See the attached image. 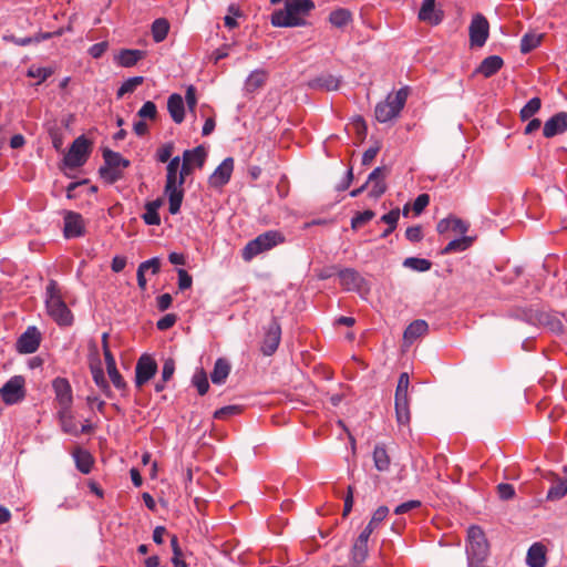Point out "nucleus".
<instances>
[{"mask_svg":"<svg viewBox=\"0 0 567 567\" xmlns=\"http://www.w3.org/2000/svg\"><path fill=\"white\" fill-rule=\"evenodd\" d=\"M542 101L539 97H533L530 99L520 110V118L523 121L529 120L532 116H534L540 109Z\"/></svg>","mask_w":567,"mask_h":567,"instance_id":"37998d69","label":"nucleus"},{"mask_svg":"<svg viewBox=\"0 0 567 567\" xmlns=\"http://www.w3.org/2000/svg\"><path fill=\"white\" fill-rule=\"evenodd\" d=\"M90 154L91 142L84 135H81L73 141L69 152L65 154L63 158L64 165L69 168H78L85 164Z\"/></svg>","mask_w":567,"mask_h":567,"instance_id":"1a4fd4ad","label":"nucleus"},{"mask_svg":"<svg viewBox=\"0 0 567 567\" xmlns=\"http://www.w3.org/2000/svg\"><path fill=\"white\" fill-rule=\"evenodd\" d=\"M540 43V37L535 34H525L520 42V51L523 53H528L535 48H537Z\"/></svg>","mask_w":567,"mask_h":567,"instance_id":"09e8293b","label":"nucleus"},{"mask_svg":"<svg viewBox=\"0 0 567 567\" xmlns=\"http://www.w3.org/2000/svg\"><path fill=\"white\" fill-rule=\"evenodd\" d=\"M338 277L340 285L348 291H359L364 284V279L361 275L352 268L340 270Z\"/></svg>","mask_w":567,"mask_h":567,"instance_id":"412c9836","label":"nucleus"},{"mask_svg":"<svg viewBox=\"0 0 567 567\" xmlns=\"http://www.w3.org/2000/svg\"><path fill=\"white\" fill-rule=\"evenodd\" d=\"M534 318L538 324L548 328L554 333L560 334L564 332V324L556 315L545 311H537Z\"/></svg>","mask_w":567,"mask_h":567,"instance_id":"b1692460","label":"nucleus"},{"mask_svg":"<svg viewBox=\"0 0 567 567\" xmlns=\"http://www.w3.org/2000/svg\"><path fill=\"white\" fill-rule=\"evenodd\" d=\"M194 168L195 167L192 164H189L187 158H183V163L181 164L179 175H178V185L181 187H183V185L186 181V177L193 173Z\"/></svg>","mask_w":567,"mask_h":567,"instance_id":"6e6d98bb","label":"nucleus"},{"mask_svg":"<svg viewBox=\"0 0 567 567\" xmlns=\"http://www.w3.org/2000/svg\"><path fill=\"white\" fill-rule=\"evenodd\" d=\"M157 372L156 361L148 354H143L135 367V385L142 388Z\"/></svg>","mask_w":567,"mask_h":567,"instance_id":"ddd939ff","label":"nucleus"},{"mask_svg":"<svg viewBox=\"0 0 567 567\" xmlns=\"http://www.w3.org/2000/svg\"><path fill=\"white\" fill-rule=\"evenodd\" d=\"M161 206V199H155L145 204V213L142 215V218L146 225L157 226L161 224V217L158 214Z\"/></svg>","mask_w":567,"mask_h":567,"instance_id":"2f4dec72","label":"nucleus"},{"mask_svg":"<svg viewBox=\"0 0 567 567\" xmlns=\"http://www.w3.org/2000/svg\"><path fill=\"white\" fill-rule=\"evenodd\" d=\"M497 494L501 499L508 501L515 496V488L512 484L501 483L497 485Z\"/></svg>","mask_w":567,"mask_h":567,"instance_id":"603ef678","label":"nucleus"},{"mask_svg":"<svg viewBox=\"0 0 567 567\" xmlns=\"http://www.w3.org/2000/svg\"><path fill=\"white\" fill-rule=\"evenodd\" d=\"M168 31H169V23L164 18L156 19L152 24V35H153V40L156 43L164 41L165 38L167 37Z\"/></svg>","mask_w":567,"mask_h":567,"instance_id":"58836bf2","label":"nucleus"},{"mask_svg":"<svg viewBox=\"0 0 567 567\" xmlns=\"http://www.w3.org/2000/svg\"><path fill=\"white\" fill-rule=\"evenodd\" d=\"M107 373H109V377L113 383V385L118 389V390H123L126 388V383L124 381V379L122 378L121 373L118 372L117 368H111V369H107Z\"/></svg>","mask_w":567,"mask_h":567,"instance_id":"5fc2aeb1","label":"nucleus"},{"mask_svg":"<svg viewBox=\"0 0 567 567\" xmlns=\"http://www.w3.org/2000/svg\"><path fill=\"white\" fill-rule=\"evenodd\" d=\"M183 158H187L189 164L195 168H203L207 158V151L203 145H198L193 150H186L183 153Z\"/></svg>","mask_w":567,"mask_h":567,"instance_id":"7c9ffc66","label":"nucleus"},{"mask_svg":"<svg viewBox=\"0 0 567 567\" xmlns=\"http://www.w3.org/2000/svg\"><path fill=\"white\" fill-rule=\"evenodd\" d=\"M312 86L327 91H336L340 86V80L331 74L321 75L312 81Z\"/></svg>","mask_w":567,"mask_h":567,"instance_id":"ea45409f","label":"nucleus"},{"mask_svg":"<svg viewBox=\"0 0 567 567\" xmlns=\"http://www.w3.org/2000/svg\"><path fill=\"white\" fill-rule=\"evenodd\" d=\"M193 384L197 388V391L200 395L207 393L209 389V383L207 380V375L203 370L194 374Z\"/></svg>","mask_w":567,"mask_h":567,"instance_id":"49530a36","label":"nucleus"},{"mask_svg":"<svg viewBox=\"0 0 567 567\" xmlns=\"http://www.w3.org/2000/svg\"><path fill=\"white\" fill-rule=\"evenodd\" d=\"M174 152V144L173 143H166L157 148L156 151V159L159 163H166L169 162L172 158V154Z\"/></svg>","mask_w":567,"mask_h":567,"instance_id":"3c124183","label":"nucleus"},{"mask_svg":"<svg viewBox=\"0 0 567 567\" xmlns=\"http://www.w3.org/2000/svg\"><path fill=\"white\" fill-rule=\"evenodd\" d=\"M44 303L48 315L58 326L69 327L73 323V313L64 301L62 288L54 279L48 281Z\"/></svg>","mask_w":567,"mask_h":567,"instance_id":"f03ea898","label":"nucleus"},{"mask_svg":"<svg viewBox=\"0 0 567 567\" xmlns=\"http://www.w3.org/2000/svg\"><path fill=\"white\" fill-rule=\"evenodd\" d=\"M284 241L285 236L280 231H265L246 244L243 248L241 257L245 261H250L259 254L268 251Z\"/></svg>","mask_w":567,"mask_h":567,"instance_id":"423d86ee","label":"nucleus"},{"mask_svg":"<svg viewBox=\"0 0 567 567\" xmlns=\"http://www.w3.org/2000/svg\"><path fill=\"white\" fill-rule=\"evenodd\" d=\"M316 8L312 0H286L282 9L275 10L270 22L277 28H292L306 25V18Z\"/></svg>","mask_w":567,"mask_h":567,"instance_id":"f257e3e1","label":"nucleus"},{"mask_svg":"<svg viewBox=\"0 0 567 567\" xmlns=\"http://www.w3.org/2000/svg\"><path fill=\"white\" fill-rule=\"evenodd\" d=\"M176 320V315L168 313L157 321L156 327L158 330L164 331L172 328L175 324Z\"/></svg>","mask_w":567,"mask_h":567,"instance_id":"0e129e2a","label":"nucleus"},{"mask_svg":"<svg viewBox=\"0 0 567 567\" xmlns=\"http://www.w3.org/2000/svg\"><path fill=\"white\" fill-rule=\"evenodd\" d=\"M138 268L144 271L152 270L153 275H156L161 269V259L158 257H153L146 261L140 264Z\"/></svg>","mask_w":567,"mask_h":567,"instance_id":"bf43d9fd","label":"nucleus"},{"mask_svg":"<svg viewBox=\"0 0 567 567\" xmlns=\"http://www.w3.org/2000/svg\"><path fill=\"white\" fill-rule=\"evenodd\" d=\"M137 115L141 118L156 120L157 117V107L154 102L147 101L143 104V106L137 112Z\"/></svg>","mask_w":567,"mask_h":567,"instance_id":"8fccbe9b","label":"nucleus"},{"mask_svg":"<svg viewBox=\"0 0 567 567\" xmlns=\"http://www.w3.org/2000/svg\"><path fill=\"white\" fill-rule=\"evenodd\" d=\"M281 339V328L276 318H272L271 322L268 324L262 344H261V352L265 355H271L276 352V350L279 347Z\"/></svg>","mask_w":567,"mask_h":567,"instance_id":"4468645a","label":"nucleus"},{"mask_svg":"<svg viewBox=\"0 0 567 567\" xmlns=\"http://www.w3.org/2000/svg\"><path fill=\"white\" fill-rule=\"evenodd\" d=\"M417 18L430 25H439L444 19V11L436 8V0H423Z\"/></svg>","mask_w":567,"mask_h":567,"instance_id":"f3484780","label":"nucleus"},{"mask_svg":"<svg viewBox=\"0 0 567 567\" xmlns=\"http://www.w3.org/2000/svg\"><path fill=\"white\" fill-rule=\"evenodd\" d=\"M403 265L416 271H427L432 267V262L424 258L409 257L404 260Z\"/></svg>","mask_w":567,"mask_h":567,"instance_id":"a18cd8bd","label":"nucleus"},{"mask_svg":"<svg viewBox=\"0 0 567 567\" xmlns=\"http://www.w3.org/2000/svg\"><path fill=\"white\" fill-rule=\"evenodd\" d=\"M567 130V113L559 112L546 121L543 134L545 137H553L557 134L564 133Z\"/></svg>","mask_w":567,"mask_h":567,"instance_id":"5701e85b","label":"nucleus"},{"mask_svg":"<svg viewBox=\"0 0 567 567\" xmlns=\"http://www.w3.org/2000/svg\"><path fill=\"white\" fill-rule=\"evenodd\" d=\"M91 373L93 381L100 388V390L106 395H111V388L107 380L105 379L104 371L100 365L91 367Z\"/></svg>","mask_w":567,"mask_h":567,"instance_id":"a19ab883","label":"nucleus"},{"mask_svg":"<svg viewBox=\"0 0 567 567\" xmlns=\"http://www.w3.org/2000/svg\"><path fill=\"white\" fill-rule=\"evenodd\" d=\"M230 372V364L225 359H217L215 362L210 379L214 384H223Z\"/></svg>","mask_w":567,"mask_h":567,"instance_id":"72a5a7b5","label":"nucleus"},{"mask_svg":"<svg viewBox=\"0 0 567 567\" xmlns=\"http://www.w3.org/2000/svg\"><path fill=\"white\" fill-rule=\"evenodd\" d=\"M351 21H352V13L350 10L344 9V8L333 10L329 14V22L337 28H343Z\"/></svg>","mask_w":567,"mask_h":567,"instance_id":"4c0bfd02","label":"nucleus"},{"mask_svg":"<svg viewBox=\"0 0 567 567\" xmlns=\"http://www.w3.org/2000/svg\"><path fill=\"white\" fill-rule=\"evenodd\" d=\"M389 175V168L385 166H380L374 168L369 177H368V185H371L369 190V196L371 198H379L381 197L385 190H386V183L385 178Z\"/></svg>","mask_w":567,"mask_h":567,"instance_id":"dca6fc26","label":"nucleus"},{"mask_svg":"<svg viewBox=\"0 0 567 567\" xmlns=\"http://www.w3.org/2000/svg\"><path fill=\"white\" fill-rule=\"evenodd\" d=\"M178 288L181 290L189 289L193 285L192 276L185 269H178Z\"/></svg>","mask_w":567,"mask_h":567,"instance_id":"052dcab7","label":"nucleus"},{"mask_svg":"<svg viewBox=\"0 0 567 567\" xmlns=\"http://www.w3.org/2000/svg\"><path fill=\"white\" fill-rule=\"evenodd\" d=\"M473 238L468 236H463L457 239L451 240L442 250V254L449 255L453 252H461L470 248L473 244Z\"/></svg>","mask_w":567,"mask_h":567,"instance_id":"e433bc0d","label":"nucleus"},{"mask_svg":"<svg viewBox=\"0 0 567 567\" xmlns=\"http://www.w3.org/2000/svg\"><path fill=\"white\" fill-rule=\"evenodd\" d=\"M470 228V224L461 218L451 217V230L464 235Z\"/></svg>","mask_w":567,"mask_h":567,"instance_id":"e2e57ef3","label":"nucleus"},{"mask_svg":"<svg viewBox=\"0 0 567 567\" xmlns=\"http://www.w3.org/2000/svg\"><path fill=\"white\" fill-rule=\"evenodd\" d=\"M50 137H51L52 145H53L54 150L58 152L62 151V147L64 144V138H63V134L60 132V130H58V128L51 130Z\"/></svg>","mask_w":567,"mask_h":567,"instance_id":"774afa93","label":"nucleus"},{"mask_svg":"<svg viewBox=\"0 0 567 567\" xmlns=\"http://www.w3.org/2000/svg\"><path fill=\"white\" fill-rule=\"evenodd\" d=\"M409 94V86H403L396 92L389 93L384 101L375 105L374 115L377 121L386 123L398 117L406 103Z\"/></svg>","mask_w":567,"mask_h":567,"instance_id":"20e7f679","label":"nucleus"},{"mask_svg":"<svg viewBox=\"0 0 567 567\" xmlns=\"http://www.w3.org/2000/svg\"><path fill=\"white\" fill-rule=\"evenodd\" d=\"M429 330V324L425 320H414L411 322L403 333L404 342L408 344H412L420 337L426 334Z\"/></svg>","mask_w":567,"mask_h":567,"instance_id":"bb28decb","label":"nucleus"},{"mask_svg":"<svg viewBox=\"0 0 567 567\" xmlns=\"http://www.w3.org/2000/svg\"><path fill=\"white\" fill-rule=\"evenodd\" d=\"M240 412L241 408L239 405H227L216 410L214 413V419L227 420L233 415L239 414Z\"/></svg>","mask_w":567,"mask_h":567,"instance_id":"de8ad7c7","label":"nucleus"},{"mask_svg":"<svg viewBox=\"0 0 567 567\" xmlns=\"http://www.w3.org/2000/svg\"><path fill=\"white\" fill-rule=\"evenodd\" d=\"M52 386L60 406L59 409L71 408L73 395L70 382L65 378H55L52 382Z\"/></svg>","mask_w":567,"mask_h":567,"instance_id":"a211bd4d","label":"nucleus"},{"mask_svg":"<svg viewBox=\"0 0 567 567\" xmlns=\"http://www.w3.org/2000/svg\"><path fill=\"white\" fill-rule=\"evenodd\" d=\"M375 214L371 209H367L364 212H358L351 219V228L353 230L360 229L367 223L374 218Z\"/></svg>","mask_w":567,"mask_h":567,"instance_id":"c03bdc74","label":"nucleus"},{"mask_svg":"<svg viewBox=\"0 0 567 567\" xmlns=\"http://www.w3.org/2000/svg\"><path fill=\"white\" fill-rule=\"evenodd\" d=\"M64 236L75 238L84 235V219L79 213L68 212L64 216Z\"/></svg>","mask_w":567,"mask_h":567,"instance_id":"6ab92c4d","label":"nucleus"},{"mask_svg":"<svg viewBox=\"0 0 567 567\" xmlns=\"http://www.w3.org/2000/svg\"><path fill=\"white\" fill-rule=\"evenodd\" d=\"M268 79V73L265 70L252 71L245 81V90L248 93H254L262 87Z\"/></svg>","mask_w":567,"mask_h":567,"instance_id":"c756f323","label":"nucleus"},{"mask_svg":"<svg viewBox=\"0 0 567 567\" xmlns=\"http://www.w3.org/2000/svg\"><path fill=\"white\" fill-rule=\"evenodd\" d=\"M405 237L411 243H419L423 238V231L421 226H411L405 230Z\"/></svg>","mask_w":567,"mask_h":567,"instance_id":"680f3d73","label":"nucleus"},{"mask_svg":"<svg viewBox=\"0 0 567 567\" xmlns=\"http://www.w3.org/2000/svg\"><path fill=\"white\" fill-rule=\"evenodd\" d=\"M466 554L470 567H480L489 554V546L483 529L473 525L467 529Z\"/></svg>","mask_w":567,"mask_h":567,"instance_id":"39448f33","label":"nucleus"},{"mask_svg":"<svg viewBox=\"0 0 567 567\" xmlns=\"http://www.w3.org/2000/svg\"><path fill=\"white\" fill-rule=\"evenodd\" d=\"M104 165L100 167L99 174L107 184H114L123 177V169L130 166V161L120 153L109 148L103 151Z\"/></svg>","mask_w":567,"mask_h":567,"instance_id":"0eeeda50","label":"nucleus"},{"mask_svg":"<svg viewBox=\"0 0 567 567\" xmlns=\"http://www.w3.org/2000/svg\"><path fill=\"white\" fill-rule=\"evenodd\" d=\"M72 455H73L76 468L81 473L89 474L92 471V467L94 464V458L90 452H87L86 450H83L81 447H76L73 451Z\"/></svg>","mask_w":567,"mask_h":567,"instance_id":"c85d7f7f","label":"nucleus"},{"mask_svg":"<svg viewBox=\"0 0 567 567\" xmlns=\"http://www.w3.org/2000/svg\"><path fill=\"white\" fill-rule=\"evenodd\" d=\"M175 372V362L173 359L165 360L162 368V379L164 382L169 381Z\"/></svg>","mask_w":567,"mask_h":567,"instance_id":"69168bd1","label":"nucleus"},{"mask_svg":"<svg viewBox=\"0 0 567 567\" xmlns=\"http://www.w3.org/2000/svg\"><path fill=\"white\" fill-rule=\"evenodd\" d=\"M167 110L172 120L176 124H181L185 118V103L182 95L174 93L168 97Z\"/></svg>","mask_w":567,"mask_h":567,"instance_id":"393cba45","label":"nucleus"},{"mask_svg":"<svg viewBox=\"0 0 567 567\" xmlns=\"http://www.w3.org/2000/svg\"><path fill=\"white\" fill-rule=\"evenodd\" d=\"M351 561L359 566L365 561L369 555L368 543L355 539L351 548Z\"/></svg>","mask_w":567,"mask_h":567,"instance_id":"c9c22d12","label":"nucleus"},{"mask_svg":"<svg viewBox=\"0 0 567 567\" xmlns=\"http://www.w3.org/2000/svg\"><path fill=\"white\" fill-rule=\"evenodd\" d=\"M567 494V476L558 477L554 475L553 484L547 492L548 501H559Z\"/></svg>","mask_w":567,"mask_h":567,"instance_id":"473e14b6","label":"nucleus"},{"mask_svg":"<svg viewBox=\"0 0 567 567\" xmlns=\"http://www.w3.org/2000/svg\"><path fill=\"white\" fill-rule=\"evenodd\" d=\"M388 514H389V508L386 506H380L379 508L375 509V512L372 515L371 520L368 524H372V529H375L378 524L383 522L385 519V517L388 516Z\"/></svg>","mask_w":567,"mask_h":567,"instance_id":"13d9d810","label":"nucleus"},{"mask_svg":"<svg viewBox=\"0 0 567 567\" xmlns=\"http://www.w3.org/2000/svg\"><path fill=\"white\" fill-rule=\"evenodd\" d=\"M373 462L378 471L384 472L389 470L391 460L384 445H375L373 451Z\"/></svg>","mask_w":567,"mask_h":567,"instance_id":"f704fd0d","label":"nucleus"},{"mask_svg":"<svg viewBox=\"0 0 567 567\" xmlns=\"http://www.w3.org/2000/svg\"><path fill=\"white\" fill-rule=\"evenodd\" d=\"M430 204L429 194H420L413 203V212L415 215H420L425 207Z\"/></svg>","mask_w":567,"mask_h":567,"instance_id":"4d7b16f0","label":"nucleus"},{"mask_svg":"<svg viewBox=\"0 0 567 567\" xmlns=\"http://www.w3.org/2000/svg\"><path fill=\"white\" fill-rule=\"evenodd\" d=\"M503 64L504 61L501 56L489 55L481 62L476 72L483 74L485 78H491L502 69Z\"/></svg>","mask_w":567,"mask_h":567,"instance_id":"cd10ccee","label":"nucleus"},{"mask_svg":"<svg viewBox=\"0 0 567 567\" xmlns=\"http://www.w3.org/2000/svg\"><path fill=\"white\" fill-rule=\"evenodd\" d=\"M144 83L143 76H133L122 83L116 92V97L122 99L127 93H133L140 85Z\"/></svg>","mask_w":567,"mask_h":567,"instance_id":"79ce46f5","label":"nucleus"},{"mask_svg":"<svg viewBox=\"0 0 567 567\" xmlns=\"http://www.w3.org/2000/svg\"><path fill=\"white\" fill-rule=\"evenodd\" d=\"M181 157H173L166 167V182L164 192L168 197V210L172 215L179 213L184 198V188L178 185Z\"/></svg>","mask_w":567,"mask_h":567,"instance_id":"7ed1b4c3","label":"nucleus"},{"mask_svg":"<svg viewBox=\"0 0 567 567\" xmlns=\"http://www.w3.org/2000/svg\"><path fill=\"white\" fill-rule=\"evenodd\" d=\"M41 340L42 337L39 329L34 326H30L17 339L16 350L21 354L34 353L39 349Z\"/></svg>","mask_w":567,"mask_h":567,"instance_id":"f8f14e48","label":"nucleus"},{"mask_svg":"<svg viewBox=\"0 0 567 567\" xmlns=\"http://www.w3.org/2000/svg\"><path fill=\"white\" fill-rule=\"evenodd\" d=\"M409 385V374L406 372L401 373L395 390V415L400 425H408L411 420L408 395Z\"/></svg>","mask_w":567,"mask_h":567,"instance_id":"6e6552de","label":"nucleus"},{"mask_svg":"<svg viewBox=\"0 0 567 567\" xmlns=\"http://www.w3.org/2000/svg\"><path fill=\"white\" fill-rule=\"evenodd\" d=\"M468 32L471 47H483L489 34L487 19L481 13L475 14L471 21Z\"/></svg>","mask_w":567,"mask_h":567,"instance_id":"9b49d317","label":"nucleus"},{"mask_svg":"<svg viewBox=\"0 0 567 567\" xmlns=\"http://www.w3.org/2000/svg\"><path fill=\"white\" fill-rule=\"evenodd\" d=\"M147 52L138 49H121L114 56V61L122 68H133L140 61L144 60Z\"/></svg>","mask_w":567,"mask_h":567,"instance_id":"aec40b11","label":"nucleus"},{"mask_svg":"<svg viewBox=\"0 0 567 567\" xmlns=\"http://www.w3.org/2000/svg\"><path fill=\"white\" fill-rule=\"evenodd\" d=\"M234 172V158H225L213 172L208 178V184L213 188H221L225 186L231 177Z\"/></svg>","mask_w":567,"mask_h":567,"instance_id":"2eb2a0df","label":"nucleus"},{"mask_svg":"<svg viewBox=\"0 0 567 567\" xmlns=\"http://www.w3.org/2000/svg\"><path fill=\"white\" fill-rule=\"evenodd\" d=\"M25 394V379L22 375H13L0 388V396L7 405L23 401Z\"/></svg>","mask_w":567,"mask_h":567,"instance_id":"9d476101","label":"nucleus"},{"mask_svg":"<svg viewBox=\"0 0 567 567\" xmlns=\"http://www.w3.org/2000/svg\"><path fill=\"white\" fill-rule=\"evenodd\" d=\"M59 421L62 427V431L66 434L79 436V427L75 422L74 415L71 411V408H62L58 411Z\"/></svg>","mask_w":567,"mask_h":567,"instance_id":"a878e982","label":"nucleus"},{"mask_svg":"<svg viewBox=\"0 0 567 567\" xmlns=\"http://www.w3.org/2000/svg\"><path fill=\"white\" fill-rule=\"evenodd\" d=\"M399 218H400V210H399V208H394V209L390 210L389 213L384 214L381 217L380 221L386 224L388 227L396 228Z\"/></svg>","mask_w":567,"mask_h":567,"instance_id":"864d4df0","label":"nucleus"},{"mask_svg":"<svg viewBox=\"0 0 567 567\" xmlns=\"http://www.w3.org/2000/svg\"><path fill=\"white\" fill-rule=\"evenodd\" d=\"M526 564L528 567H545L547 564V548L540 543H534L527 550Z\"/></svg>","mask_w":567,"mask_h":567,"instance_id":"4be33fe9","label":"nucleus"},{"mask_svg":"<svg viewBox=\"0 0 567 567\" xmlns=\"http://www.w3.org/2000/svg\"><path fill=\"white\" fill-rule=\"evenodd\" d=\"M420 506H421L420 501H415V499L408 501V502L402 503L399 506H396L394 509V513L396 515L405 514L412 509L419 508Z\"/></svg>","mask_w":567,"mask_h":567,"instance_id":"338daca9","label":"nucleus"}]
</instances>
